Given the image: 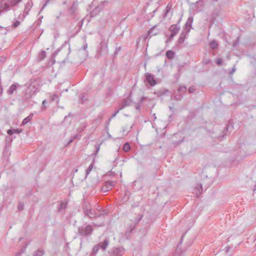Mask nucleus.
<instances>
[{
	"mask_svg": "<svg viewBox=\"0 0 256 256\" xmlns=\"http://www.w3.org/2000/svg\"><path fill=\"white\" fill-rule=\"evenodd\" d=\"M32 6V0H30L27 4L25 5L24 11L22 14H20L18 18L20 20H24V18L28 14V12L30 11L31 8Z\"/></svg>",
	"mask_w": 256,
	"mask_h": 256,
	"instance_id": "1",
	"label": "nucleus"
},
{
	"mask_svg": "<svg viewBox=\"0 0 256 256\" xmlns=\"http://www.w3.org/2000/svg\"><path fill=\"white\" fill-rule=\"evenodd\" d=\"M12 8L9 0H2L0 2V15L3 12L10 10Z\"/></svg>",
	"mask_w": 256,
	"mask_h": 256,
	"instance_id": "2",
	"label": "nucleus"
},
{
	"mask_svg": "<svg viewBox=\"0 0 256 256\" xmlns=\"http://www.w3.org/2000/svg\"><path fill=\"white\" fill-rule=\"evenodd\" d=\"M92 228L90 225H88L86 226H80L78 228V233L80 235L86 236L92 234Z\"/></svg>",
	"mask_w": 256,
	"mask_h": 256,
	"instance_id": "3",
	"label": "nucleus"
},
{
	"mask_svg": "<svg viewBox=\"0 0 256 256\" xmlns=\"http://www.w3.org/2000/svg\"><path fill=\"white\" fill-rule=\"evenodd\" d=\"M84 212L85 216H88L91 218H95L98 216L95 210L91 208L90 206H86L84 208Z\"/></svg>",
	"mask_w": 256,
	"mask_h": 256,
	"instance_id": "4",
	"label": "nucleus"
},
{
	"mask_svg": "<svg viewBox=\"0 0 256 256\" xmlns=\"http://www.w3.org/2000/svg\"><path fill=\"white\" fill-rule=\"evenodd\" d=\"M116 184V182L114 181H108L102 187V192L106 193L111 190Z\"/></svg>",
	"mask_w": 256,
	"mask_h": 256,
	"instance_id": "5",
	"label": "nucleus"
},
{
	"mask_svg": "<svg viewBox=\"0 0 256 256\" xmlns=\"http://www.w3.org/2000/svg\"><path fill=\"white\" fill-rule=\"evenodd\" d=\"M146 78L150 86H154L156 84V82L154 78V76L152 74L150 73L146 74Z\"/></svg>",
	"mask_w": 256,
	"mask_h": 256,
	"instance_id": "6",
	"label": "nucleus"
},
{
	"mask_svg": "<svg viewBox=\"0 0 256 256\" xmlns=\"http://www.w3.org/2000/svg\"><path fill=\"white\" fill-rule=\"evenodd\" d=\"M124 252L123 248H115L113 249L111 256H122Z\"/></svg>",
	"mask_w": 256,
	"mask_h": 256,
	"instance_id": "7",
	"label": "nucleus"
},
{
	"mask_svg": "<svg viewBox=\"0 0 256 256\" xmlns=\"http://www.w3.org/2000/svg\"><path fill=\"white\" fill-rule=\"evenodd\" d=\"M180 26L178 24H172L169 28V30L171 32V34L176 35L180 30Z\"/></svg>",
	"mask_w": 256,
	"mask_h": 256,
	"instance_id": "8",
	"label": "nucleus"
},
{
	"mask_svg": "<svg viewBox=\"0 0 256 256\" xmlns=\"http://www.w3.org/2000/svg\"><path fill=\"white\" fill-rule=\"evenodd\" d=\"M189 32H187L186 30H184L180 34V36L178 40V44H182L184 42V40L187 38Z\"/></svg>",
	"mask_w": 256,
	"mask_h": 256,
	"instance_id": "9",
	"label": "nucleus"
},
{
	"mask_svg": "<svg viewBox=\"0 0 256 256\" xmlns=\"http://www.w3.org/2000/svg\"><path fill=\"white\" fill-rule=\"evenodd\" d=\"M193 22V18L190 16L188 18L185 24L184 30L187 32H190V29L192 28V23Z\"/></svg>",
	"mask_w": 256,
	"mask_h": 256,
	"instance_id": "10",
	"label": "nucleus"
},
{
	"mask_svg": "<svg viewBox=\"0 0 256 256\" xmlns=\"http://www.w3.org/2000/svg\"><path fill=\"white\" fill-rule=\"evenodd\" d=\"M196 194L197 197H198L202 191V184H198L195 188Z\"/></svg>",
	"mask_w": 256,
	"mask_h": 256,
	"instance_id": "11",
	"label": "nucleus"
},
{
	"mask_svg": "<svg viewBox=\"0 0 256 256\" xmlns=\"http://www.w3.org/2000/svg\"><path fill=\"white\" fill-rule=\"evenodd\" d=\"M33 116H34V114L32 113H30L28 116H27L26 118H24L22 120V126H24L25 124H26L29 122L30 121H31V120H32Z\"/></svg>",
	"mask_w": 256,
	"mask_h": 256,
	"instance_id": "12",
	"label": "nucleus"
},
{
	"mask_svg": "<svg viewBox=\"0 0 256 256\" xmlns=\"http://www.w3.org/2000/svg\"><path fill=\"white\" fill-rule=\"evenodd\" d=\"M109 240L108 238H106L104 241L102 242V244H100V248H101L102 250H105L108 248L109 244Z\"/></svg>",
	"mask_w": 256,
	"mask_h": 256,
	"instance_id": "13",
	"label": "nucleus"
},
{
	"mask_svg": "<svg viewBox=\"0 0 256 256\" xmlns=\"http://www.w3.org/2000/svg\"><path fill=\"white\" fill-rule=\"evenodd\" d=\"M16 84H12L10 86L8 90L7 91V93L8 94H12L14 91H16Z\"/></svg>",
	"mask_w": 256,
	"mask_h": 256,
	"instance_id": "14",
	"label": "nucleus"
},
{
	"mask_svg": "<svg viewBox=\"0 0 256 256\" xmlns=\"http://www.w3.org/2000/svg\"><path fill=\"white\" fill-rule=\"evenodd\" d=\"M22 132V130L20 129H13V130H8L7 131V134L9 135H12L13 134H20Z\"/></svg>",
	"mask_w": 256,
	"mask_h": 256,
	"instance_id": "15",
	"label": "nucleus"
},
{
	"mask_svg": "<svg viewBox=\"0 0 256 256\" xmlns=\"http://www.w3.org/2000/svg\"><path fill=\"white\" fill-rule=\"evenodd\" d=\"M174 53L170 50H168L166 52V56L169 60H172L174 58Z\"/></svg>",
	"mask_w": 256,
	"mask_h": 256,
	"instance_id": "16",
	"label": "nucleus"
},
{
	"mask_svg": "<svg viewBox=\"0 0 256 256\" xmlns=\"http://www.w3.org/2000/svg\"><path fill=\"white\" fill-rule=\"evenodd\" d=\"M102 10V6H98L95 8L92 11L91 13V15L92 16H94L96 13L99 12Z\"/></svg>",
	"mask_w": 256,
	"mask_h": 256,
	"instance_id": "17",
	"label": "nucleus"
},
{
	"mask_svg": "<svg viewBox=\"0 0 256 256\" xmlns=\"http://www.w3.org/2000/svg\"><path fill=\"white\" fill-rule=\"evenodd\" d=\"M100 248V244L96 245L93 248V250H92V254L95 256L96 254L98 253Z\"/></svg>",
	"mask_w": 256,
	"mask_h": 256,
	"instance_id": "18",
	"label": "nucleus"
},
{
	"mask_svg": "<svg viewBox=\"0 0 256 256\" xmlns=\"http://www.w3.org/2000/svg\"><path fill=\"white\" fill-rule=\"evenodd\" d=\"M218 46V42L215 40H213L210 42V46L212 49H216Z\"/></svg>",
	"mask_w": 256,
	"mask_h": 256,
	"instance_id": "19",
	"label": "nucleus"
},
{
	"mask_svg": "<svg viewBox=\"0 0 256 256\" xmlns=\"http://www.w3.org/2000/svg\"><path fill=\"white\" fill-rule=\"evenodd\" d=\"M142 217H143L142 214H138L136 218L134 220L133 222L135 224H138L140 221V220L142 219Z\"/></svg>",
	"mask_w": 256,
	"mask_h": 256,
	"instance_id": "20",
	"label": "nucleus"
},
{
	"mask_svg": "<svg viewBox=\"0 0 256 256\" xmlns=\"http://www.w3.org/2000/svg\"><path fill=\"white\" fill-rule=\"evenodd\" d=\"M10 4H11V6H12V8L14 6H15L17 5V4H18V3H20V2H21L22 0H9Z\"/></svg>",
	"mask_w": 256,
	"mask_h": 256,
	"instance_id": "21",
	"label": "nucleus"
},
{
	"mask_svg": "<svg viewBox=\"0 0 256 256\" xmlns=\"http://www.w3.org/2000/svg\"><path fill=\"white\" fill-rule=\"evenodd\" d=\"M46 56V52L44 50H42L39 54V58L40 60H44Z\"/></svg>",
	"mask_w": 256,
	"mask_h": 256,
	"instance_id": "22",
	"label": "nucleus"
},
{
	"mask_svg": "<svg viewBox=\"0 0 256 256\" xmlns=\"http://www.w3.org/2000/svg\"><path fill=\"white\" fill-rule=\"evenodd\" d=\"M186 90V87L185 86H180L178 89V91L180 93H184Z\"/></svg>",
	"mask_w": 256,
	"mask_h": 256,
	"instance_id": "23",
	"label": "nucleus"
},
{
	"mask_svg": "<svg viewBox=\"0 0 256 256\" xmlns=\"http://www.w3.org/2000/svg\"><path fill=\"white\" fill-rule=\"evenodd\" d=\"M130 148V146L128 142H126L124 144L123 146V150L125 152H128Z\"/></svg>",
	"mask_w": 256,
	"mask_h": 256,
	"instance_id": "24",
	"label": "nucleus"
},
{
	"mask_svg": "<svg viewBox=\"0 0 256 256\" xmlns=\"http://www.w3.org/2000/svg\"><path fill=\"white\" fill-rule=\"evenodd\" d=\"M49 94H50V96L52 98V101H54L56 100H58V96L56 94H52L50 93Z\"/></svg>",
	"mask_w": 256,
	"mask_h": 256,
	"instance_id": "25",
	"label": "nucleus"
},
{
	"mask_svg": "<svg viewBox=\"0 0 256 256\" xmlns=\"http://www.w3.org/2000/svg\"><path fill=\"white\" fill-rule=\"evenodd\" d=\"M93 168V164H91L86 170V176H87L92 171Z\"/></svg>",
	"mask_w": 256,
	"mask_h": 256,
	"instance_id": "26",
	"label": "nucleus"
},
{
	"mask_svg": "<svg viewBox=\"0 0 256 256\" xmlns=\"http://www.w3.org/2000/svg\"><path fill=\"white\" fill-rule=\"evenodd\" d=\"M44 254V252L42 250H38L36 252L34 256H42Z\"/></svg>",
	"mask_w": 256,
	"mask_h": 256,
	"instance_id": "27",
	"label": "nucleus"
},
{
	"mask_svg": "<svg viewBox=\"0 0 256 256\" xmlns=\"http://www.w3.org/2000/svg\"><path fill=\"white\" fill-rule=\"evenodd\" d=\"M176 35L174 34H171L170 36L168 38V39L166 40V43H168V42H170L174 38V37Z\"/></svg>",
	"mask_w": 256,
	"mask_h": 256,
	"instance_id": "28",
	"label": "nucleus"
},
{
	"mask_svg": "<svg viewBox=\"0 0 256 256\" xmlns=\"http://www.w3.org/2000/svg\"><path fill=\"white\" fill-rule=\"evenodd\" d=\"M103 44V46H104V50H107L108 48V44H107V42H105L104 40V42H100V45L102 46V45Z\"/></svg>",
	"mask_w": 256,
	"mask_h": 256,
	"instance_id": "29",
	"label": "nucleus"
},
{
	"mask_svg": "<svg viewBox=\"0 0 256 256\" xmlns=\"http://www.w3.org/2000/svg\"><path fill=\"white\" fill-rule=\"evenodd\" d=\"M188 90V92H190V94L194 93L196 91L195 87L194 86H190Z\"/></svg>",
	"mask_w": 256,
	"mask_h": 256,
	"instance_id": "30",
	"label": "nucleus"
},
{
	"mask_svg": "<svg viewBox=\"0 0 256 256\" xmlns=\"http://www.w3.org/2000/svg\"><path fill=\"white\" fill-rule=\"evenodd\" d=\"M20 22L19 20H16L14 24H13V26L14 28H16L17 26H20Z\"/></svg>",
	"mask_w": 256,
	"mask_h": 256,
	"instance_id": "31",
	"label": "nucleus"
},
{
	"mask_svg": "<svg viewBox=\"0 0 256 256\" xmlns=\"http://www.w3.org/2000/svg\"><path fill=\"white\" fill-rule=\"evenodd\" d=\"M66 208V204H64V203H62L60 204V207H59V210H64Z\"/></svg>",
	"mask_w": 256,
	"mask_h": 256,
	"instance_id": "32",
	"label": "nucleus"
},
{
	"mask_svg": "<svg viewBox=\"0 0 256 256\" xmlns=\"http://www.w3.org/2000/svg\"><path fill=\"white\" fill-rule=\"evenodd\" d=\"M96 151L94 154V156H96V154H97L98 153V152L100 149V144H98V145L96 146Z\"/></svg>",
	"mask_w": 256,
	"mask_h": 256,
	"instance_id": "33",
	"label": "nucleus"
},
{
	"mask_svg": "<svg viewBox=\"0 0 256 256\" xmlns=\"http://www.w3.org/2000/svg\"><path fill=\"white\" fill-rule=\"evenodd\" d=\"M108 212L106 210H102V212H101L100 214H99L98 215V216H102V215H103V216L106 215L107 214Z\"/></svg>",
	"mask_w": 256,
	"mask_h": 256,
	"instance_id": "34",
	"label": "nucleus"
},
{
	"mask_svg": "<svg viewBox=\"0 0 256 256\" xmlns=\"http://www.w3.org/2000/svg\"><path fill=\"white\" fill-rule=\"evenodd\" d=\"M240 42V38L238 37L237 38L236 40L233 44V46L234 47L238 45Z\"/></svg>",
	"mask_w": 256,
	"mask_h": 256,
	"instance_id": "35",
	"label": "nucleus"
},
{
	"mask_svg": "<svg viewBox=\"0 0 256 256\" xmlns=\"http://www.w3.org/2000/svg\"><path fill=\"white\" fill-rule=\"evenodd\" d=\"M24 204H20L18 206V208L19 210H22L24 208Z\"/></svg>",
	"mask_w": 256,
	"mask_h": 256,
	"instance_id": "36",
	"label": "nucleus"
},
{
	"mask_svg": "<svg viewBox=\"0 0 256 256\" xmlns=\"http://www.w3.org/2000/svg\"><path fill=\"white\" fill-rule=\"evenodd\" d=\"M120 112V110H116V112L111 116V118H110V120L114 118L116 116L117 114L118 113Z\"/></svg>",
	"mask_w": 256,
	"mask_h": 256,
	"instance_id": "37",
	"label": "nucleus"
},
{
	"mask_svg": "<svg viewBox=\"0 0 256 256\" xmlns=\"http://www.w3.org/2000/svg\"><path fill=\"white\" fill-rule=\"evenodd\" d=\"M75 4H76V6H77V4L73 3V4H72V7H71V8H70V10L71 11V12H72V13H73V12H74V6Z\"/></svg>",
	"mask_w": 256,
	"mask_h": 256,
	"instance_id": "38",
	"label": "nucleus"
},
{
	"mask_svg": "<svg viewBox=\"0 0 256 256\" xmlns=\"http://www.w3.org/2000/svg\"><path fill=\"white\" fill-rule=\"evenodd\" d=\"M80 136H80L78 134H75L72 138H74V140L75 139L80 138Z\"/></svg>",
	"mask_w": 256,
	"mask_h": 256,
	"instance_id": "39",
	"label": "nucleus"
},
{
	"mask_svg": "<svg viewBox=\"0 0 256 256\" xmlns=\"http://www.w3.org/2000/svg\"><path fill=\"white\" fill-rule=\"evenodd\" d=\"M50 2V0H47L46 2V3L44 4V6H42V8H41V10H42L46 6L47 4H48V3L49 2Z\"/></svg>",
	"mask_w": 256,
	"mask_h": 256,
	"instance_id": "40",
	"label": "nucleus"
},
{
	"mask_svg": "<svg viewBox=\"0 0 256 256\" xmlns=\"http://www.w3.org/2000/svg\"><path fill=\"white\" fill-rule=\"evenodd\" d=\"M216 62L218 64L220 65L222 63V60L221 58H218L216 60Z\"/></svg>",
	"mask_w": 256,
	"mask_h": 256,
	"instance_id": "41",
	"label": "nucleus"
},
{
	"mask_svg": "<svg viewBox=\"0 0 256 256\" xmlns=\"http://www.w3.org/2000/svg\"><path fill=\"white\" fill-rule=\"evenodd\" d=\"M46 100H44L42 102V107L44 109L46 108Z\"/></svg>",
	"mask_w": 256,
	"mask_h": 256,
	"instance_id": "42",
	"label": "nucleus"
},
{
	"mask_svg": "<svg viewBox=\"0 0 256 256\" xmlns=\"http://www.w3.org/2000/svg\"><path fill=\"white\" fill-rule=\"evenodd\" d=\"M123 105L126 107V106H129V104H128V102L127 100H126L124 101V104Z\"/></svg>",
	"mask_w": 256,
	"mask_h": 256,
	"instance_id": "43",
	"label": "nucleus"
},
{
	"mask_svg": "<svg viewBox=\"0 0 256 256\" xmlns=\"http://www.w3.org/2000/svg\"><path fill=\"white\" fill-rule=\"evenodd\" d=\"M176 98V100H180L182 98V96L181 94H179V95H176V96H175Z\"/></svg>",
	"mask_w": 256,
	"mask_h": 256,
	"instance_id": "44",
	"label": "nucleus"
},
{
	"mask_svg": "<svg viewBox=\"0 0 256 256\" xmlns=\"http://www.w3.org/2000/svg\"><path fill=\"white\" fill-rule=\"evenodd\" d=\"M140 104H137L136 106V110H140Z\"/></svg>",
	"mask_w": 256,
	"mask_h": 256,
	"instance_id": "45",
	"label": "nucleus"
},
{
	"mask_svg": "<svg viewBox=\"0 0 256 256\" xmlns=\"http://www.w3.org/2000/svg\"><path fill=\"white\" fill-rule=\"evenodd\" d=\"M124 108H125V106L123 104H122V106H120V108L118 110H120H120H122Z\"/></svg>",
	"mask_w": 256,
	"mask_h": 256,
	"instance_id": "46",
	"label": "nucleus"
},
{
	"mask_svg": "<svg viewBox=\"0 0 256 256\" xmlns=\"http://www.w3.org/2000/svg\"><path fill=\"white\" fill-rule=\"evenodd\" d=\"M60 50H56L54 53V56H56V55L58 54V52H59V51Z\"/></svg>",
	"mask_w": 256,
	"mask_h": 256,
	"instance_id": "47",
	"label": "nucleus"
},
{
	"mask_svg": "<svg viewBox=\"0 0 256 256\" xmlns=\"http://www.w3.org/2000/svg\"><path fill=\"white\" fill-rule=\"evenodd\" d=\"M236 71V68H233L232 69L231 72H230V74H232L233 72H234Z\"/></svg>",
	"mask_w": 256,
	"mask_h": 256,
	"instance_id": "48",
	"label": "nucleus"
},
{
	"mask_svg": "<svg viewBox=\"0 0 256 256\" xmlns=\"http://www.w3.org/2000/svg\"><path fill=\"white\" fill-rule=\"evenodd\" d=\"M73 140H74V138H70V141H69V142H68V144H70L71 142H73Z\"/></svg>",
	"mask_w": 256,
	"mask_h": 256,
	"instance_id": "49",
	"label": "nucleus"
},
{
	"mask_svg": "<svg viewBox=\"0 0 256 256\" xmlns=\"http://www.w3.org/2000/svg\"><path fill=\"white\" fill-rule=\"evenodd\" d=\"M88 48V45L87 44H86L84 46V50H86Z\"/></svg>",
	"mask_w": 256,
	"mask_h": 256,
	"instance_id": "50",
	"label": "nucleus"
},
{
	"mask_svg": "<svg viewBox=\"0 0 256 256\" xmlns=\"http://www.w3.org/2000/svg\"><path fill=\"white\" fill-rule=\"evenodd\" d=\"M102 116H100V118H96V120H98V122H100V121L101 120V119H102Z\"/></svg>",
	"mask_w": 256,
	"mask_h": 256,
	"instance_id": "51",
	"label": "nucleus"
},
{
	"mask_svg": "<svg viewBox=\"0 0 256 256\" xmlns=\"http://www.w3.org/2000/svg\"><path fill=\"white\" fill-rule=\"evenodd\" d=\"M204 2V0H199L197 2V3H203Z\"/></svg>",
	"mask_w": 256,
	"mask_h": 256,
	"instance_id": "52",
	"label": "nucleus"
},
{
	"mask_svg": "<svg viewBox=\"0 0 256 256\" xmlns=\"http://www.w3.org/2000/svg\"><path fill=\"white\" fill-rule=\"evenodd\" d=\"M218 138H219L220 140H222L223 139V138H221L220 136V137Z\"/></svg>",
	"mask_w": 256,
	"mask_h": 256,
	"instance_id": "53",
	"label": "nucleus"
},
{
	"mask_svg": "<svg viewBox=\"0 0 256 256\" xmlns=\"http://www.w3.org/2000/svg\"><path fill=\"white\" fill-rule=\"evenodd\" d=\"M142 102H143V98H142L141 100H140V102L142 103Z\"/></svg>",
	"mask_w": 256,
	"mask_h": 256,
	"instance_id": "54",
	"label": "nucleus"
},
{
	"mask_svg": "<svg viewBox=\"0 0 256 256\" xmlns=\"http://www.w3.org/2000/svg\"><path fill=\"white\" fill-rule=\"evenodd\" d=\"M100 208V206H98V208L96 210H100V208Z\"/></svg>",
	"mask_w": 256,
	"mask_h": 256,
	"instance_id": "55",
	"label": "nucleus"
},
{
	"mask_svg": "<svg viewBox=\"0 0 256 256\" xmlns=\"http://www.w3.org/2000/svg\"><path fill=\"white\" fill-rule=\"evenodd\" d=\"M100 208V206H98V208L96 210H100V208Z\"/></svg>",
	"mask_w": 256,
	"mask_h": 256,
	"instance_id": "56",
	"label": "nucleus"
},
{
	"mask_svg": "<svg viewBox=\"0 0 256 256\" xmlns=\"http://www.w3.org/2000/svg\"><path fill=\"white\" fill-rule=\"evenodd\" d=\"M63 4H66V2H64Z\"/></svg>",
	"mask_w": 256,
	"mask_h": 256,
	"instance_id": "57",
	"label": "nucleus"
},
{
	"mask_svg": "<svg viewBox=\"0 0 256 256\" xmlns=\"http://www.w3.org/2000/svg\"><path fill=\"white\" fill-rule=\"evenodd\" d=\"M75 172H78V170H75Z\"/></svg>",
	"mask_w": 256,
	"mask_h": 256,
	"instance_id": "58",
	"label": "nucleus"
}]
</instances>
